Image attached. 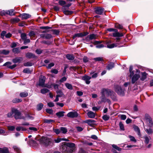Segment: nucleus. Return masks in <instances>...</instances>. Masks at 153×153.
I'll return each mask as SVG.
<instances>
[{
    "label": "nucleus",
    "instance_id": "nucleus-1",
    "mask_svg": "<svg viewBox=\"0 0 153 153\" xmlns=\"http://www.w3.org/2000/svg\"><path fill=\"white\" fill-rule=\"evenodd\" d=\"M129 71L130 73V76L132 77V83H134L137 81L140 77V71L137 69H136V74H134L135 72V71H133V67L132 66H130L129 67Z\"/></svg>",
    "mask_w": 153,
    "mask_h": 153
},
{
    "label": "nucleus",
    "instance_id": "nucleus-2",
    "mask_svg": "<svg viewBox=\"0 0 153 153\" xmlns=\"http://www.w3.org/2000/svg\"><path fill=\"white\" fill-rule=\"evenodd\" d=\"M114 93L110 89L107 88H102L101 90V99L102 101H105L106 100V97L113 95Z\"/></svg>",
    "mask_w": 153,
    "mask_h": 153
},
{
    "label": "nucleus",
    "instance_id": "nucleus-3",
    "mask_svg": "<svg viewBox=\"0 0 153 153\" xmlns=\"http://www.w3.org/2000/svg\"><path fill=\"white\" fill-rule=\"evenodd\" d=\"M75 146L74 143H67L65 145L62 146L61 150L64 153H72Z\"/></svg>",
    "mask_w": 153,
    "mask_h": 153
},
{
    "label": "nucleus",
    "instance_id": "nucleus-4",
    "mask_svg": "<svg viewBox=\"0 0 153 153\" xmlns=\"http://www.w3.org/2000/svg\"><path fill=\"white\" fill-rule=\"evenodd\" d=\"M38 141L41 144H42L46 146H49L51 143L50 139L45 137H43L39 139Z\"/></svg>",
    "mask_w": 153,
    "mask_h": 153
},
{
    "label": "nucleus",
    "instance_id": "nucleus-5",
    "mask_svg": "<svg viewBox=\"0 0 153 153\" xmlns=\"http://www.w3.org/2000/svg\"><path fill=\"white\" fill-rule=\"evenodd\" d=\"M12 111L13 112L14 116L16 119H25L24 117L22 115L18 110L15 108H12Z\"/></svg>",
    "mask_w": 153,
    "mask_h": 153
},
{
    "label": "nucleus",
    "instance_id": "nucleus-6",
    "mask_svg": "<svg viewBox=\"0 0 153 153\" xmlns=\"http://www.w3.org/2000/svg\"><path fill=\"white\" fill-rule=\"evenodd\" d=\"M144 121L146 123V125L149 127H152L153 122L152 119L149 115L147 114H145L144 117Z\"/></svg>",
    "mask_w": 153,
    "mask_h": 153
},
{
    "label": "nucleus",
    "instance_id": "nucleus-7",
    "mask_svg": "<svg viewBox=\"0 0 153 153\" xmlns=\"http://www.w3.org/2000/svg\"><path fill=\"white\" fill-rule=\"evenodd\" d=\"M114 88L115 91L118 95L121 96L124 95V90L122 89L120 86L118 85H115Z\"/></svg>",
    "mask_w": 153,
    "mask_h": 153
},
{
    "label": "nucleus",
    "instance_id": "nucleus-8",
    "mask_svg": "<svg viewBox=\"0 0 153 153\" xmlns=\"http://www.w3.org/2000/svg\"><path fill=\"white\" fill-rule=\"evenodd\" d=\"M46 79V77L43 76H41L39 77V85L42 87H44V84Z\"/></svg>",
    "mask_w": 153,
    "mask_h": 153
},
{
    "label": "nucleus",
    "instance_id": "nucleus-9",
    "mask_svg": "<svg viewBox=\"0 0 153 153\" xmlns=\"http://www.w3.org/2000/svg\"><path fill=\"white\" fill-rule=\"evenodd\" d=\"M14 11V10L13 9H11L6 11L4 10L1 12V14L2 15L8 14L10 16H13L15 14Z\"/></svg>",
    "mask_w": 153,
    "mask_h": 153
},
{
    "label": "nucleus",
    "instance_id": "nucleus-10",
    "mask_svg": "<svg viewBox=\"0 0 153 153\" xmlns=\"http://www.w3.org/2000/svg\"><path fill=\"white\" fill-rule=\"evenodd\" d=\"M82 79L87 84H89L91 81L90 79H91V76H89L86 75L83 76L82 78Z\"/></svg>",
    "mask_w": 153,
    "mask_h": 153
},
{
    "label": "nucleus",
    "instance_id": "nucleus-11",
    "mask_svg": "<svg viewBox=\"0 0 153 153\" xmlns=\"http://www.w3.org/2000/svg\"><path fill=\"white\" fill-rule=\"evenodd\" d=\"M104 10V9L103 8L99 7L96 8L95 11L96 13L99 15H101L103 13Z\"/></svg>",
    "mask_w": 153,
    "mask_h": 153
},
{
    "label": "nucleus",
    "instance_id": "nucleus-12",
    "mask_svg": "<svg viewBox=\"0 0 153 153\" xmlns=\"http://www.w3.org/2000/svg\"><path fill=\"white\" fill-rule=\"evenodd\" d=\"M67 115L68 117L74 118L77 117L78 116V114L76 112L71 111L68 113Z\"/></svg>",
    "mask_w": 153,
    "mask_h": 153
},
{
    "label": "nucleus",
    "instance_id": "nucleus-13",
    "mask_svg": "<svg viewBox=\"0 0 153 153\" xmlns=\"http://www.w3.org/2000/svg\"><path fill=\"white\" fill-rule=\"evenodd\" d=\"M87 34L85 32H84L83 33H77L75 34L73 37V39H75V38L76 37H82L84 36H86Z\"/></svg>",
    "mask_w": 153,
    "mask_h": 153
},
{
    "label": "nucleus",
    "instance_id": "nucleus-14",
    "mask_svg": "<svg viewBox=\"0 0 153 153\" xmlns=\"http://www.w3.org/2000/svg\"><path fill=\"white\" fill-rule=\"evenodd\" d=\"M40 36L42 37L45 39H50L52 37L51 34L48 33L42 34Z\"/></svg>",
    "mask_w": 153,
    "mask_h": 153
},
{
    "label": "nucleus",
    "instance_id": "nucleus-15",
    "mask_svg": "<svg viewBox=\"0 0 153 153\" xmlns=\"http://www.w3.org/2000/svg\"><path fill=\"white\" fill-rule=\"evenodd\" d=\"M133 128L134 131L137 133L138 136H141V134L140 129L137 126L134 125L133 126Z\"/></svg>",
    "mask_w": 153,
    "mask_h": 153
},
{
    "label": "nucleus",
    "instance_id": "nucleus-16",
    "mask_svg": "<svg viewBox=\"0 0 153 153\" xmlns=\"http://www.w3.org/2000/svg\"><path fill=\"white\" fill-rule=\"evenodd\" d=\"M31 16L28 14L23 13L21 14L19 17H21L22 19H26L30 18Z\"/></svg>",
    "mask_w": 153,
    "mask_h": 153
},
{
    "label": "nucleus",
    "instance_id": "nucleus-17",
    "mask_svg": "<svg viewBox=\"0 0 153 153\" xmlns=\"http://www.w3.org/2000/svg\"><path fill=\"white\" fill-rule=\"evenodd\" d=\"M22 60V58L21 57H17L12 60V61L14 63H16L17 62L20 63L21 61Z\"/></svg>",
    "mask_w": 153,
    "mask_h": 153
},
{
    "label": "nucleus",
    "instance_id": "nucleus-18",
    "mask_svg": "<svg viewBox=\"0 0 153 153\" xmlns=\"http://www.w3.org/2000/svg\"><path fill=\"white\" fill-rule=\"evenodd\" d=\"M113 36L114 37H122L123 36V35L122 33H119L118 32V31L116 32H114L112 33Z\"/></svg>",
    "mask_w": 153,
    "mask_h": 153
},
{
    "label": "nucleus",
    "instance_id": "nucleus-19",
    "mask_svg": "<svg viewBox=\"0 0 153 153\" xmlns=\"http://www.w3.org/2000/svg\"><path fill=\"white\" fill-rule=\"evenodd\" d=\"M29 143L30 145L33 146H36L38 145L37 142L34 140H30Z\"/></svg>",
    "mask_w": 153,
    "mask_h": 153
},
{
    "label": "nucleus",
    "instance_id": "nucleus-20",
    "mask_svg": "<svg viewBox=\"0 0 153 153\" xmlns=\"http://www.w3.org/2000/svg\"><path fill=\"white\" fill-rule=\"evenodd\" d=\"M87 114L88 117L90 118H94L95 116V113L91 111L88 112Z\"/></svg>",
    "mask_w": 153,
    "mask_h": 153
},
{
    "label": "nucleus",
    "instance_id": "nucleus-21",
    "mask_svg": "<svg viewBox=\"0 0 153 153\" xmlns=\"http://www.w3.org/2000/svg\"><path fill=\"white\" fill-rule=\"evenodd\" d=\"M0 153H10L8 148L7 147H4L3 148H0Z\"/></svg>",
    "mask_w": 153,
    "mask_h": 153
},
{
    "label": "nucleus",
    "instance_id": "nucleus-22",
    "mask_svg": "<svg viewBox=\"0 0 153 153\" xmlns=\"http://www.w3.org/2000/svg\"><path fill=\"white\" fill-rule=\"evenodd\" d=\"M95 120L92 119H90L86 120V122L89 125L92 126L93 123H95Z\"/></svg>",
    "mask_w": 153,
    "mask_h": 153
},
{
    "label": "nucleus",
    "instance_id": "nucleus-23",
    "mask_svg": "<svg viewBox=\"0 0 153 153\" xmlns=\"http://www.w3.org/2000/svg\"><path fill=\"white\" fill-rule=\"evenodd\" d=\"M144 129L146 133L149 135L152 134L153 133L152 129L150 128H146L144 127Z\"/></svg>",
    "mask_w": 153,
    "mask_h": 153
},
{
    "label": "nucleus",
    "instance_id": "nucleus-24",
    "mask_svg": "<svg viewBox=\"0 0 153 153\" xmlns=\"http://www.w3.org/2000/svg\"><path fill=\"white\" fill-rule=\"evenodd\" d=\"M26 57L28 58H34L35 56L33 54L30 53H27L26 54Z\"/></svg>",
    "mask_w": 153,
    "mask_h": 153
},
{
    "label": "nucleus",
    "instance_id": "nucleus-25",
    "mask_svg": "<svg viewBox=\"0 0 153 153\" xmlns=\"http://www.w3.org/2000/svg\"><path fill=\"white\" fill-rule=\"evenodd\" d=\"M65 112L63 111H61L58 112L56 113V115L59 117L60 118L64 116V114Z\"/></svg>",
    "mask_w": 153,
    "mask_h": 153
},
{
    "label": "nucleus",
    "instance_id": "nucleus-26",
    "mask_svg": "<svg viewBox=\"0 0 153 153\" xmlns=\"http://www.w3.org/2000/svg\"><path fill=\"white\" fill-rule=\"evenodd\" d=\"M144 138L145 139V143L146 144H148L149 143V140L151 139V138L150 137H149V136L145 135L144 136Z\"/></svg>",
    "mask_w": 153,
    "mask_h": 153
},
{
    "label": "nucleus",
    "instance_id": "nucleus-27",
    "mask_svg": "<svg viewBox=\"0 0 153 153\" xmlns=\"http://www.w3.org/2000/svg\"><path fill=\"white\" fill-rule=\"evenodd\" d=\"M114 67V63L113 62H111L107 65L106 68L107 69L109 70L113 68Z\"/></svg>",
    "mask_w": 153,
    "mask_h": 153
},
{
    "label": "nucleus",
    "instance_id": "nucleus-28",
    "mask_svg": "<svg viewBox=\"0 0 153 153\" xmlns=\"http://www.w3.org/2000/svg\"><path fill=\"white\" fill-rule=\"evenodd\" d=\"M90 75H92L91 77V78H96L98 76V73H94V72L91 71L90 73Z\"/></svg>",
    "mask_w": 153,
    "mask_h": 153
},
{
    "label": "nucleus",
    "instance_id": "nucleus-29",
    "mask_svg": "<svg viewBox=\"0 0 153 153\" xmlns=\"http://www.w3.org/2000/svg\"><path fill=\"white\" fill-rule=\"evenodd\" d=\"M147 74L145 72L141 73V76L140 79L142 81L144 80L146 78Z\"/></svg>",
    "mask_w": 153,
    "mask_h": 153
},
{
    "label": "nucleus",
    "instance_id": "nucleus-30",
    "mask_svg": "<svg viewBox=\"0 0 153 153\" xmlns=\"http://www.w3.org/2000/svg\"><path fill=\"white\" fill-rule=\"evenodd\" d=\"M11 22L12 23H14L18 22L20 21V19L17 18H14L12 19L11 20Z\"/></svg>",
    "mask_w": 153,
    "mask_h": 153
},
{
    "label": "nucleus",
    "instance_id": "nucleus-31",
    "mask_svg": "<svg viewBox=\"0 0 153 153\" xmlns=\"http://www.w3.org/2000/svg\"><path fill=\"white\" fill-rule=\"evenodd\" d=\"M28 95V93L26 91H25L20 93L19 95L22 97H27Z\"/></svg>",
    "mask_w": 153,
    "mask_h": 153
},
{
    "label": "nucleus",
    "instance_id": "nucleus-32",
    "mask_svg": "<svg viewBox=\"0 0 153 153\" xmlns=\"http://www.w3.org/2000/svg\"><path fill=\"white\" fill-rule=\"evenodd\" d=\"M66 57L69 60H73L74 58V57L73 55L70 54H67Z\"/></svg>",
    "mask_w": 153,
    "mask_h": 153
},
{
    "label": "nucleus",
    "instance_id": "nucleus-33",
    "mask_svg": "<svg viewBox=\"0 0 153 153\" xmlns=\"http://www.w3.org/2000/svg\"><path fill=\"white\" fill-rule=\"evenodd\" d=\"M10 51L9 50H3L0 51V53L4 55H7L9 53Z\"/></svg>",
    "mask_w": 153,
    "mask_h": 153
},
{
    "label": "nucleus",
    "instance_id": "nucleus-34",
    "mask_svg": "<svg viewBox=\"0 0 153 153\" xmlns=\"http://www.w3.org/2000/svg\"><path fill=\"white\" fill-rule=\"evenodd\" d=\"M60 132H62V133L64 134H66L68 131L67 129L66 128L64 127H60Z\"/></svg>",
    "mask_w": 153,
    "mask_h": 153
},
{
    "label": "nucleus",
    "instance_id": "nucleus-35",
    "mask_svg": "<svg viewBox=\"0 0 153 153\" xmlns=\"http://www.w3.org/2000/svg\"><path fill=\"white\" fill-rule=\"evenodd\" d=\"M86 38L87 39L88 38L90 40H92L95 39L96 38V36L94 34H92L88 36Z\"/></svg>",
    "mask_w": 153,
    "mask_h": 153
},
{
    "label": "nucleus",
    "instance_id": "nucleus-36",
    "mask_svg": "<svg viewBox=\"0 0 153 153\" xmlns=\"http://www.w3.org/2000/svg\"><path fill=\"white\" fill-rule=\"evenodd\" d=\"M65 86L68 89L70 90H72L73 89V86L72 85L68 83H65Z\"/></svg>",
    "mask_w": 153,
    "mask_h": 153
},
{
    "label": "nucleus",
    "instance_id": "nucleus-37",
    "mask_svg": "<svg viewBox=\"0 0 153 153\" xmlns=\"http://www.w3.org/2000/svg\"><path fill=\"white\" fill-rule=\"evenodd\" d=\"M117 46L116 44L114 43L108 44L107 45V47L109 48H114V47H116Z\"/></svg>",
    "mask_w": 153,
    "mask_h": 153
},
{
    "label": "nucleus",
    "instance_id": "nucleus-38",
    "mask_svg": "<svg viewBox=\"0 0 153 153\" xmlns=\"http://www.w3.org/2000/svg\"><path fill=\"white\" fill-rule=\"evenodd\" d=\"M51 31L52 32L53 34L58 35L59 34V30L56 29L51 30Z\"/></svg>",
    "mask_w": 153,
    "mask_h": 153
},
{
    "label": "nucleus",
    "instance_id": "nucleus-39",
    "mask_svg": "<svg viewBox=\"0 0 153 153\" xmlns=\"http://www.w3.org/2000/svg\"><path fill=\"white\" fill-rule=\"evenodd\" d=\"M56 93L57 94V96H58L59 97H62L63 95V94L62 92L60 90H58L56 91Z\"/></svg>",
    "mask_w": 153,
    "mask_h": 153
},
{
    "label": "nucleus",
    "instance_id": "nucleus-40",
    "mask_svg": "<svg viewBox=\"0 0 153 153\" xmlns=\"http://www.w3.org/2000/svg\"><path fill=\"white\" fill-rule=\"evenodd\" d=\"M13 52L15 53H18L20 52V49L19 48H14L12 49Z\"/></svg>",
    "mask_w": 153,
    "mask_h": 153
},
{
    "label": "nucleus",
    "instance_id": "nucleus-41",
    "mask_svg": "<svg viewBox=\"0 0 153 153\" xmlns=\"http://www.w3.org/2000/svg\"><path fill=\"white\" fill-rule=\"evenodd\" d=\"M128 138L130 139V141L136 143L137 142L136 140L133 136L129 135L128 136Z\"/></svg>",
    "mask_w": 153,
    "mask_h": 153
},
{
    "label": "nucleus",
    "instance_id": "nucleus-42",
    "mask_svg": "<svg viewBox=\"0 0 153 153\" xmlns=\"http://www.w3.org/2000/svg\"><path fill=\"white\" fill-rule=\"evenodd\" d=\"M43 106V105L42 103L38 104L37 106V109L39 111L41 110Z\"/></svg>",
    "mask_w": 153,
    "mask_h": 153
},
{
    "label": "nucleus",
    "instance_id": "nucleus-43",
    "mask_svg": "<svg viewBox=\"0 0 153 153\" xmlns=\"http://www.w3.org/2000/svg\"><path fill=\"white\" fill-rule=\"evenodd\" d=\"M49 91L48 89L44 88L41 90L40 92L42 94H44L47 93Z\"/></svg>",
    "mask_w": 153,
    "mask_h": 153
},
{
    "label": "nucleus",
    "instance_id": "nucleus-44",
    "mask_svg": "<svg viewBox=\"0 0 153 153\" xmlns=\"http://www.w3.org/2000/svg\"><path fill=\"white\" fill-rule=\"evenodd\" d=\"M64 13L66 15H70L73 13V12L70 11L66 10H63Z\"/></svg>",
    "mask_w": 153,
    "mask_h": 153
},
{
    "label": "nucleus",
    "instance_id": "nucleus-45",
    "mask_svg": "<svg viewBox=\"0 0 153 153\" xmlns=\"http://www.w3.org/2000/svg\"><path fill=\"white\" fill-rule=\"evenodd\" d=\"M16 130L17 131H19L21 130L23 131H25L26 129L22 127L19 126L16 128Z\"/></svg>",
    "mask_w": 153,
    "mask_h": 153
},
{
    "label": "nucleus",
    "instance_id": "nucleus-46",
    "mask_svg": "<svg viewBox=\"0 0 153 153\" xmlns=\"http://www.w3.org/2000/svg\"><path fill=\"white\" fill-rule=\"evenodd\" d=\"M112 146L113 148H114V149H116L117 150L119 151H121V149L119 147L113 144L112 145Z\"/></svg>",
    "mask_w": 153,
    "mask_h": 153
},
{
    "label": "nucleus",
    "instance_id": "nucleus-47",
    "mask_svg": "<svg viewBox=\"0 0 153 153\" xmlns=\"http://www.w3.org/2000/svg\"><path fill=\"white\" fill-rule=\"evenodd\" d=\"M22 100L19 99L15 98L13 100V103H17L22 101Z\"/></svg>",
    "mask_w": 153,
    "mask_h": 153
},
{
    "label": "nucleus",
    "instance_id": "nucleus-48",
    "mask_svg": "<svg viewBox=\"0 0 153 153\" xmlns=\"http://www.w3.org/2000/svg\"><path fill=\"white\" fill-rule=\"evenodd\" d=\"M44 121L45 123H49L51 122H54V120L51 119H45Z\"/></svg>",
    "mask_w": 153,
    "mask_h": 153
},
{
    "label": "nucleus",
    "instance_id": "nucleus-49",
    "mask_svg": "<svg viewBox=\"0 0 153 153\" xmlns=\"http://www.w3.org/2000/svg\"><path fill=\"white\" fill-rule=\"evenodd\" d=\"M119 126L121 130L124 131L125 130L124 125L121 122H120L119 123Z\"/></svg>",
    "mask_w": 153,
    "mask_h": 153
},
{
    "label": "nucleus",
    "instance_id": "nucleus-50",
    "mask_svg": "<svg viewBox=\"0 0 153 153\" xmlns=\"http://www.w3.org/2000/svg\"><path fill=\"white\" fill-rule=\"evenodd\" d=\"M11 63L9 62H7L5 63L3 65V66H7L8 68H9V67L10 66Z\"/></svg>",
    "mask_w": 153,
    "mask_h": 153
},
{
    "label": "nucleus",
    "instance_id": "nucleus-51",
    "mask_svg": "<svg viewBox=\"0 0 153 153\" xmlns=\"http://www.w3.org/2000/svg\"><path fill=\"white\" fill-rule=\"evenodd\" d=\"M33 65V64L30 62H27L24 63L25 66H30Z\"/></svg>",
    "mask_w": 153,
    "mask_h": 153
},
{
    "label": "nucleus",
    "instance_id": "nucleus-52",
    "mask_svg": "<svg viewBox=\"0 0 153 153\" xmlns=\"http://www.w3.org/2000/svg\"><path fill=\"white\" fill-rule=\"evenodd\" d=\"M21 37L22 39L24 40L27 38L26 35L25 33H22L21 34Z\"/></svg>",
    "mask_w": 153,
    "mask_h": 153
},
{
    "label": "nucleus",
    "instance_id": "nucleus-53",
    "mask_svg": "<svg viewBox=\"0 0 153 153\" xmlns=\"http://www.w3.org/2000/svg\"><path fill=\"white\" fill-rule=\"evenodd\" d=\"M115 27L119 29H122L123 28V27L122 25L117 23L115 24Z\"/></svg>",
    "mask_w": 153,
    "mask_h": 153
},
{
    "label": "nucleus",
    "instance_id": "nucleus-54",
    "mask_svg": "<svg viewBox=\"0 0 153 153\" xmlns=\"http://www.w3.org/2000/svg\"><path fill=\"white\" fill-rule=\"evenodd\" d=\"M94 60L96 61H101L103 60V59L101 57H98L94 58Z\"/></svg>",
    "mask_w": 153,
    "mask_h": 153
},
{
    "label": "nucleus",
    "instance_id": "nucleus-55",
    "mask_svg": "<svg viewBox=\"0 0 153 153\" xmlns=\"http://www.w3.org/2000/svg\"><path fill=\"white\" fill-rule=\"evenodd\" d=\"M109 118V117L107 115H105L103 116L102 118L103 120L105 121H107L108 120Z\"/></svg>",
    "mask_w": 153,
    "mask_h": 153
},
{
    "label": "nucleus",
    "instance_id": "nucleus-56",
    "mask_svg": "<svg viewBox=\"0 0 153 153\" xmlns=\"http://www.w3.org/2000/svg\"><path fill=\"white\" fill-rule=\"evenodd\" d=\"M71 3H69L66 5L63 6L62 8L63 10H66L68 8L71 6Z\"/></svg>",
    "mask_w": 153,
    "mask_h": 153
},
{
    "label": "nucleus",
    "instance_id": "nucleus-57",
    "mask_svg": "<svg viewBox=\"0 0 153 153\" xmlns=\"http://www.w3.org/2000/svg\"><path fill=\"white\" fill-rule=\"evenodd\" d=\"M59 4L61 6H63L66 4V2L64 1L60 0L59 1Z\"/></svg>",
    "mask_w": 153,
    "mask_h": 153
},
{
    "label": "nucleus",
    "instance_id": "nucleus-58",
    "mask_svg": "<svg viewBox=\"0 0 153 153\" xmlns=\"http://www.w3.org/2000/svg\"><path fill=\"white\" fill-rule=\"evenodd\" d=\"M46 111L47 113L49 114H52L53 113V111L52 109L47 108L46 109Z\"/></svg>",
    "mask_w": 153,
    "mask_h": 153
},
{
    "label": "nucleus",
    "instance_id": "nucleus-59",
    "mask_svg": "<svg viewBox=\"0 0 153 153\" xmlns=\"http://www.w3.org/2000/svg\"><path fill=\"white\" fill-rule=\"evenodd\" d=\"M35 34V33L33 31H31L29 33V35L31 37L34 36Z\"/></svg>",
    "mask_w": 153,
    "mask_h": 153
},
{
    "label": "nucleus",
    "instance_id": "nucleus-60",
    "mask_svg": "<svg viewBox=\"0 0 153 153\" xmlns=\"http://www.w3.org/2000/svg\"><path fill=\"white\" fill-rule=\"evenodd\" d=\"M54 65V64L53 63H51L49 64L47 66V68L48 69H50Z\"/></svg>",
    "mask_w": 153,
    "mask_h": 153
},
{
    "label": "nucleus",
    "instance_id": "nucleus-61",
    "mask_svg": "<svg viewBox=\"0 0 153 153\" xmlns=\"http://www.w3.org/2000/svg\"><path fill=\"white\" fill-rule=\"evenodd\" d=\"M40 28L42 29L48 30V29H51V27L48 26H45L41 27H40Z\"/></svg>",
    "mask_w": 153,
    "mask_h": 153
},
{
    "label": "nucleus",
    "instance_id": "nucleus-62",
    "mask_svg": "<svg viewBox=\"0 0 153 153\" xmlns=\"http://www.w3.org/2000/svg\"><path fill=\"white\" fill-rule=\"evenodd\" d=\"M6 32L5 31H2L1 33V38H4V36L6 35Z\"/></svg>",
    "mask_w": 153,
    "mask_h": 153
},
{
    "label": "nucleus",
    "instance_id": "nucleus-63",
    "mask_svg": "<svg viewBox=\"0 0 153 153\" xmlns=\"http://www.w3.org/2000/svg\"><path fill=\"white\" fill-rule=\"evenodd\" d=\"M8 128L9 130L13 131L15 128V127L14 126H10L8 127Z\"/></svg>",
    "mask_w": 153,
    "mask_h": 153
},
{
    "label": "nucleus",
    "instance_id": "nucleus-64",
    "mask_svg": "<svg viewBox=\"0 0 153 153\" xmlns=\"http://www.w3.org/2000/svg\"><path fill=\"white\" fill-rule=\"evenodd\" d=\"M53 131L57 134H59L60 132V129L57 128L53 129Z\"/></svg>",
    "mask_w": 153,
    "mask_h": 153
}]
</instances>
